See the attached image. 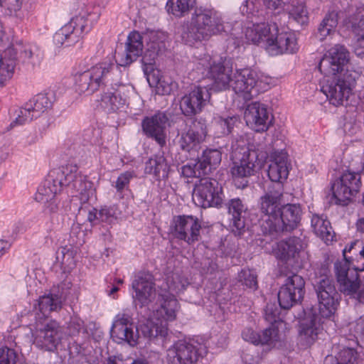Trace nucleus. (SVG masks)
Listing matches in <instances>:
<instances>
[{"mask_svg":"<svg viewBox=\"0 0 364 364\" xmlns=\"http://www.w3.org/2000/svg\"><path fill=\"white\" fill-rule=\"evenodd\" d=\"M198 65L207 70V75L213 80V86L218 90L231 88L245 100H251L257 92V75L250 68L236 69L233 72L228 63H216L209 55L199 59Z\"/></svg>","mask_w":364,"mask_h":364,"instance_id":"f257e3e1","label":"nucleus"},{"mask_svg":"<svg viewBox=\"0 0 364 364\" xmlns=\"http://www.w3.org/2000/svg\"><path fill=\"white\" fill-rule=\"evenodd\" d=\"M230 159V173L236 186L240 188L247 186V178L262 168L268 156L259 145L247 146L242 137L232 141Z\"/></svg>","mask_w":364,"mask_h":364,"instance_id":"f03ea898","label":"nucleus"},{"mask_svg":"<svg viewBox=\"0 0 364 364\" xmlns=\"http://www.w3.org/2000/svg\"><path fill=\"white\" fill-rule=\"evenodd\" d=\"M228 25L222 15L215 9L206 6H198L191 14L189 23L183 25L181 39L188 46H193L212 36L226 32Z\"/></svg>","mask_w":364,"mask_h":364,"instance_id":"7ed1b4c3","label":"nucleus"},{"mask_svg":"<svg viewBox=\"0 0 364 364\" xmlns=\"http://www.w3.org/2000/svg\"><path fill=\"white\" fill-rule=\"evenodd\" d=\"M245 36L248 42L255 44L265 43V49L272 55L293 53L298 50L295 35L280 29L272 20L247 26Z\"/></svg>","mask_w":364,"mask_h":364,"instance_id":"20e7f679","label":"nucleus"},{"mask_svg":"<svg viewBox=\"0 0 364 364\" xmlns=\"http://www.w3.org/2000/svg\"><path fill=\"white\" fill-rule=\"evenodd\" d=\"M159 301V306L153 311L151 318L140 326L145 337L166 336L168 333V322L173 321L176 318L180 306L173 295L169 293L161 294Z\"/></svg>","mask_w":364,"mask_h":364,"instance_id":"39448f33","label":"nucleus"},{"mask_svg":"<svg viewBox=\"0 0 364 364\" xmlns=\"http://www.w3.org/2000/svg\"><path fill=\"white\" fill-rule=\"evenodd\" d=\"M109 61L100 62L75 76L76 90L82 94L91 95L106 86L114 69Z\"/></svg>","mask_w":364,"mask_h":364,"instance_id":"423d86ee","label":"nucleus"},{"mask_svg":"<svg viewBox=\"0 0 364 364\" xmlns=\"http://www.w3.org/2000/svg\"><path fill=\"white\" fill-rule=\"evenodd\" d=\"M33 326L31 328L33 343L37 348L52 352L58 348L64 336L58 321L39 318Z\"/></svg>","mask_w":364,"mask_h":364,"instance_id":"0eeeda50","label":"nucleus"},{"mask_svg":"<svg viewBox=\"0 0 364 364\" xmlns=\"http://www.w3.org/2000/svg\"><path fill=\"white\" fill-rule=\"evenodd\" d=\"M284 189L282 184L273 183L268 186L264 195L259 198V208L262 214L260 220V228L264 235H269L266 232L263 225L270 222L274 223L282 207ZM269 223H268L269 224Z\"/></svg>","mask_w":364,"mask_h":364,"instance_id":"6e6552de","label":"nucleus"},{"mask_svg":"<svg viewBox=\"0 0 364 364\" xmlns=\"http://www.w3.org/2000/svg\"><path fill=\"white\" fill-rule=\"evenodd\" d=\"M358 77L355 72L349 75L343 74V77H330L326 79L321 87V91L326 96L329 102L335 106L343 105L351 94L352 87Z\"/></svg>","mask_w":364,"mask_h":364,"instance_id":"1a4fd4ad","label":"nucleus"},{"mask_svg":"<svg viewBox=\"0 0 364 364\" xmlns=\"http://www.w3.org/2000/svg\"><path fill=\"white\" fill-rule=\"evenodd\" d=\"M194 203L203 208L222 204V188L214 178H203L196 183L193 192Z\"/></svg>","mask_w":364,"mask_h":364,"instance_id":"9d476101","label":"nucleus"},{"mask_svg":"<svg viewBox=\"0 0 364 364\" xmlns=\"http://www.w3.org/2000/svg\"><path fill=\"white\" fill-rule=\"evenodd\" d=\"M58 175L63 178V186L66 188L68 193L80 195L81 200H88L90 193H92V183L78 171L75 164L63 166L58 171Z\"/></svg>","mask_w":364,"mask_h":364,"instance_id":"9b49d317","label":"nucleus"},{"mask_svg":"<svg viewBox=\"0 0 364 364\" xmlns=\"http://www.w3.org/2000/svg\"><path fill=\"white\" fill-rule=\"evenodd\" d=\"M205 353V346L198 341H179L167 350V361L169 364H194Z\"/></svg>","mask_w":364,"mask_h":364,"instance_id":"f8f14e48","label":"nucleus"},{"mask_svg":"<svg viewBox=\"0 0 364 364\" xmlns=\"http://www.w3.org/2000/svg\"><path fill=\"white\" fill-rule=\"evenodd\" d=\"M302 215V209L299 204L287 203L282 205L279 216L274 223H264L263 225L266 232L273 235L283 231H291L299 225Z\"/></svg>","mask_w":364,"mask_h":364,"instance_id":"ddd939ff","label":"nucleus"},{"mask_svg":"<svg viewBox=\"0 0 364 364\" xmlns=\"http://www.w3.org/2000/svg\"><path fill=\"white\" fill-rule=\"evenodd\" d=\"M201 225L198 218L193 215H177L173 217L171 224L172 235L188 245L200 240Z\"/></svg>","mask_w":364,"mask_h":364,"instance_id":"4468645a","label":"nucleus"},{"mask_svg":"<svg viewBox=\"0 0 364 364\" xmlns=\"http://www.w3.org/2000/svg\"><path fill=\"white\" fill-rule=\"evenodd\" d=\"M63 178L58 175V171H52L43 183L38 188L35 199L44 205L50 213H55L58 209L57 198L63 188Z\"/></svg>","mask_w":364,"mask_h":364,"instance_id":"2eb2a0df","label":"nucleus"},{"mask_svg":"<svg viewBox=\"0 0 364 364\" xmlns=\"http://www.w3.org/2000/svg\"><path fill=\"white\" fill-rule=\"evenodd\" d=\"M89 29L87 18L82 15L75 16L55 32L53 36L54 43L57 46H70L78 41Z\"/></svg>","mask_w":364,"mask_h":364,"instance_id":"dca6fc26","label":"nucleus"},{"mask_svg":"<svg viewBox=\"0 0 364 364\" xmlns=\"http://www.w3.org/2000/svg\"><path fill=\"white\" fill-rule=\"evenodd\" d=\"M349 61V53L341 45H336L331 48L322 58L318 64V70L325 75H335L346 69L348 74V63Z\"/></svg>","mask_w":364,"mask_h":364,"instance_id":"f3484780","label":"nucleus"},{"mask_svg":"<svg viewBox=\"0 0 364 364\" xmlns=\"http://www.w3.org/2000/svg\"><path fill=\"white\" fill-rule=\"evenodd\" d=\"M305 282L302 277L293 274L287 278L278 292V301L281 309H289L297 304L304 294Z\"/></svg>","mask_w":364,"mask_h":364,"instance_id":"a211bd4d","label":"nucleus"},{"mask_svg":"<svg viewBox=\"0 0 364 364\" xmlns=\"http://www.w3.org/2000/svg\"><path fill=\"white\" fill-rule=\"evenodd\" d=\"M210 99V93L206 87L195 86L181 97L180 109L185 116L192 117L200 112Z\"/></svg>","mask_w":364,"mask_h":364,"instance_id":"6ab92c4d","label":"nucleus"},{"mask_svg":"<svg viewBox=\"0 0 364 364\" xmlns=\"http://www.w3.org/2000/svg\"><path fill=\"white\" fill-rule=\"evenodd\" d=\"M131 317L126 314L117 315L112 328L111 336L117 343L125 341L132 346L137 343L139 329L131 322Z\"/></svg>","mask_w":364,"mask_h":364,"instance_id":"aec40b11","label":"nucleus"},{"mask_svg":"<svg viewBox=\"0 0 364 364\" xmlns=\"http://www.w3.org/2000/svg\"><path fill=\"white\" fill-rule=\"evenodd\" d=\"M317 314L316 309L306 315L305 319L300 325L299 341L304 347H309L313 345L318 338V336L323 330L324 319Z\"/></svg>","mask_w":364,"mask_h":364,"instance_id":"412c9836","label":"nucleus"},{"mask_svg":"<svg viewBox=\"0 0 364 364\" xmlns=\"http://www.w3.org/2000/svg\"><path fill=\"white\" fill-rule=\"evenodd\" d=\"M208 129L204 122L195 120L189 128L183 132L178 140L180 148L186 152L196 151L207 136Z\"/></svg>","mask_w":364,"mask_h":364,"instance_id":"4be33fe9","label":"nucleus"},{"mask_svg":"<svg viewBox=\"0 0 364 364\" xmlns=\"http://www.w3.org/2000/svg\"><path fill=\"white\" fill-rule=\"evenodd\" d=\"M247 124L255 132L267 131L272 122V116L266 106L259 102L247 105L244 115Z\"/></svg>","mask_w":364,"mask_h":364,"instance_id":"5701e85b","label":"nucleus"},{"mask_svg":"<svg viewBox=\"0 0 364 364\" xmlns=\"http://www.w3.org/2000/svg\"><path fill=\"white\" fill-rule=\"evenodd\" d=\"M168 118L164 112H158L146 117L142 121V129L145 134L154 139L160 146L166 143V126Z\"/></svg>","mask_w":364,"mask_h":364,"instance_id":"b1692460","label":"nucleus"},{"mask_svg":"<svg viewBox=\"0 0 364 364\" xmlns=\"http://www.w3.org/2000/svg\"><path fill=\"white\" fill-rule=\"evenodd\" d=\"M133 299L141 307L147 306L156 296L154 277L149 273L139 274L132 282Z\"/></svg>","mask_w":364,"mask_h":364,"instance_id":"393cba45","label":"nucleus"},{"mask_svg":"<svg viewBox=\"0 0 364 364\" xmlns=\"http://www.w3.org/2000/svg\"><path fill=\"white\" fill-rule=\"evenodd\" d=\"M142 36L137 31L131 32L127 39L124 50L115 53V61L120 66H127L135 61L142 53Z\"/></svg>","mask_w":364,"mask_h":364,"instance_id":"a878e982","label":"nucleus"},{"mask_svg":"<svg viewBox=\"0 0 364 364\" xmlns=\"http://www.w3.org/2000/svg\"><path fill=\"white\" fill-rule=\"evenodd\" d=\"M22 48L21 44H12L0 51V86L12 78L17 65V52Z\"/></svg>","mask_w":364,"mask_h":364,"instance_id":"bb28decb","label":"nucleus"},{"mask_svg":"<svg viewBox=\"0 0 364 364\" xmlns=\"http://www.w3.org/2000/svg\"><path fill=\"white\" fill-rule=\"evenodd\" d=\"M70 286V282H65L59 287V289H61V291H59V294L51 293L40 296L37 303L35 304V308L36 309L38 306V311L44 316H47L52 311L60 310L63 306V302L65 300L67 296V291H65L64 290L69 289Z\"/></svg>","mask_w":364,"mask_h":364,"instance_id":"cd10ccee","label":"nucleus"},{"mask_svg":"<svg viewBox=\"0 0 364 364\" xmlns=\"http://www.w3.org/2000/svg\"><path fill=\"white\" fill-rule=\"evenodd\" d=\"M129 85H120L114 91H107L102 94L100 103V107L107 113H114L123 107L126 102L125 91L129 92Z\"/></svg>","mask_w":364,"mask_h":364,"instance_id":"c85d7f7f","label":"nucleus"},{"mask_svg":"<svg viewBox=\"0 0 364 364\" xmlns=\"http://www.w3.org/2000/svg\"><path fill=\"white\" fill-rule=\"evenodd\" d=\"M268 176L272 182L282 184V180L289 175L287 153L284 150L274 151L271 154L270 164L268 168Z\"/></svg>","mask_w":364,"mask_h":364,"instance_id":"c756f323","label":"nucleus"},{"mask_svg":"<svg viewBox=\"0 0 364 364\" xmlns=\"http://www.w3.org/2000/svg\"><path fill=\"white\" fill-rule=\"evenodd\" d=\"M302 249L301 240L296 237H292L277 243L275 255L280 260L287 262L299 256Z\"/></svg>","mask_w":364,"mask_h":364,"instance_id":"7c9ffc66","label":"nucleus"},{"mask_svg":"<svg viewBox=\"0 0 364 364\" xmlns=\"http://www.w3.org/2000/svg\"><path fill=\"white\" fill-rule=\"evenodd\" d=\"M318 309L317 314L322 318L330 319L335 314L338 306V294L337 291L316 292Z\"/></svg>","mask_w":364,"mask_h":364,"instance_id":"2f4dec72","label":"nucleus"},{"mask_svg":"<svg viewBox=\"0 0 364 364\" xmlns=\"http://www.w3.org/2000/svg\"><path fill=\"white\" fill-rule=\"evenodd\" d=\"M169 166L162 154L154 155L145 163L144 172L161 181L168 177Z\"/></svg>","mask_w":364,"mask_h":364,"instance_id":"473e14b6","label":"nucleus"},{"mask_svg":"<svg viewBox=\"0 0 364 364\" xmlns=\"http://www.w3.org/2000/svg\"><path fill=\"white\" fill-rule=\"evenodd\" d=\"M227 205L228 213L232 215V226L235 228V230L233 229V231L240 234L245 228L244 214L247 208L240 198L230 200Z\"/></svg>","mask_w":364,"mask_h":364,"instance_id":"72a5a7b5","label":"nucleus"},{"mask_svg":"<svg viewBox=\"0 0 364 364\" xmlns=\"http://www.w3.org/2000/svg\"><path fill=\"white\" fill-rule=\"evenodd\" d=\"M311 228L314 233L326 243L333 240L334 233L330 222L323 215H314L311 218Z\"/></svg>","mask_w":364,"mask_h":364,"instance_id":"f704fd0d","label":"nucleus"},{"mask_svg":"<svg viewBox=\"0 0 364 364\" xmlns=\"http://www.w3.org/2000/svg\"><path fill=\"white\" fill-rule=\"evenodd\" d=\"M222 160V152L217 149H208L203 151L198 167L203 173L208 174L212 169H215Z\"/></svg>","mask_w":364,"mask_h":364,"instance_id":"c9c22d12","label":"nucleus"},{"mask_svg":"<svg viewBox=\"0 0 364 364\" xmlns=\"http://www.w3.org/2000/svg\"><path fill=\"white\" fill-rule=\"evenodd\" d=\"M338 21V13L335 11L328 12L317 30V38L321 41H324L327 36L332 35L336 31Z\"/></svg>","mask_w":364,"mask_h":364,"instance_id":"e433bc0d","label":"nucleus"},{"mask_svg":"<svg viewBox=\"0 0 364 364\" xmlns=\"http://www.w3.org/2000/svg\"><path fill=\"white\" fill-rule=\"evenodd\" d=\"M287 10L290 20L300 26H305L309 23V13L304 2L293 1Z\"/></svg>","mask_w":364,"mask_h":364,"instance_id":"4c0bfd02","label":"nucleus"},{"mask_svg":"<svg viewBox=\"0 0 364 364\" xmlns=\"http://www.w3.org/2000/svg\"><path fill=\"white\" fill-rule=\"evenodd\" d=\"M26 105L36 119L51 107L52 102L46 95L38 94Z\"/></svg>","mask_w":364,"mask_h":364,"instance_id":"58836bf2","label":"nucleus"},{"mask_svg":"<svg viewBox=\"0 0 364 364\" xmlns=\"http://www.w3.org/2000/svg\"><path fill=\"white\" fill-rule=\"evenodd\" d=\"M196 0H168L166 2V9L168 14L176 17H182L192 9Z\"/></svg>","mask_w":364,"mask_h":364,"instance_id":"ea45409f","label":"nucleus"},{"mask_svg":"<svg viewBox=\"0 0 364 364\" xmlns=\"http://www.w3.org/2000/svg\"><path fill=\"white\" fill-rule=\"evenodd\" d=\"M332 191L333 200L336 204L339 205H347L354 197L349 191V187L344 186L340 180L333 183Z\"/></svg>","mask_w":364,"mask_h":364,"instance_id":"a19ab883","label":"nucleus"},{"mask_svg":"<svg viewBox=\"0 0 364 364\" xmlns=\"http://www.w3.org/2000/svg\"><path fill=\"white\" fill-rule=\"evenodd\" d=\"M353 28L355 34V53L360 58H364V18L353 25Z\"/></svg>","mask_w":364,"mask_h":364,"instance_id":"79ce46f5","label":"nucleus"},{"mask_svg":"<svg viewBox=\"0 0 364 364\" xmlns=\"http://www.w3.org/2000/svg\"><path fill=\"white\" fill-rule=\"evenodd\" d=\"M339 180L344 186L349 187V191L351 192L353 196L360 191L361 181L359 174L351 172L344 173Z\"/></svg>","mask_w":364,"mask_h":364,"instance_id":"37998d69","label":"nucleus"},{"mask_svg":"<svg viewBox=\"0 0 364 364\" xmlns=\"http://www.w3.org/2000/svg\"><path fill=\"white\" fill-rule=\"evenodd\" d=\"M279 341L278 328L274 325L265 328L259 333V345L272 346Z\"/></svg>","mask_w":364,"mask_h":364,"instance_id":"c03bdc74","label":"nucleus"},{"mask_svg":"<svg viewBox=\"0 0 364 364\" xmlns=\"http://www.w3.org/2000/svg\"><path fill=\"white\" fill-rule=\"evenodd\" d=\"M350 335L355 339V343L364 348V318L351 322L348 325Z\"/></svg>","mask_w":364,"mask_h":364,"instance_id":"a18cd8bd","label":"nucleus"},{"mask_svg":"<svg viewBox=\"0 0 364 364\" xmlns=\"http://www.w3.org/2000/svg\"><path fill=\"white\" fill-rule=\"evenodd\" d=\"M280 308L275 303L267 304L264 309V319L269 322L271 326L281 321Z\"/></svg>","mask_w":364,"mask_h":364,"instance_id":"49530a36","label":"nucleus"},{"mask_svg":"<svg viewBox=\"0 0 364 364\" xmlns=\"http://www.w3.org/2000/svg\"><path fill=\"white\" fill-rule=\"evenodd\" d=\"M134 177L133 171H125L122 173L117 178L114 187L116 188L117 193L122 198V194L124 190H127L132 178Z\"/></svg>","mask_w":364,"mask_h":364,"instance_id":"de8ad7c7","label":"nucleus"},{"mask_svg":"<svg viewBox=\"0 0 364 364\" xmlns=\"http://www.w3.org/2000/svg\"><path fill=\"white\" fill-rule=\"evenodd\" d=\"M238 280L250 289H256L257 287V275L250 269H242L238 274Z\"/></svg>","mask_w":364,"mask_h":364,"instance_id":"09e8293b","label":"nucleus"},{"mask_svg":"<svg viewBox=\"0 0 364 364\" xmlns=\"http://www.w3.org/2000/svg\"><path fill=\"white\" fill-rule=\"evenodd\" d=\"M357 352L352 347H344L341 349L336 358L337 364H349L356 358Z\"/></svg>","mask_w":364,"mask_h":364,"instance_id":"8fccbe9b","label":"nucleus"},{"mask_svg":"<svg viewBox=\"0 0 364 364\" xmlns=\"http://www.w3.org/2000/svg\"><path fill=\"white\" fill-rule=\"evenodd\" d=\"M117 209L115 205L104 206L99 210V220L111 223L117 218Z\"/></svg>","mask_w":364,"mask_h":364,"instance_id":"3c124183","label":"nucleus"},{"mask_svg":"<svg viewBox=\"0 0 364 364\" xmlns=\"http://www.w3.org/2000/svg\"><path fill=\"white\" fill-rule=\"evenodd\" d=\"M33 119H36L35 117L33 116V114L26 105L25 107L18 110L16 119L11 123L10 127H14L17 125H23Z\"/></svg>","mask_w":364,"mask_h":364,"instance_id":"603ef678","label":"nucleus"},{"mask_svg":"<svg viewBox=\"0 0 364 364\" xmlns=\"http://www.w3.org/2000/svg\"><path fill=\"white\" fill-rule=\"evenodd\" d=\"M73 255V251L62 247L57 252V259L60 261L65 268H72L75 264Z\"/></svg>","mask_w":364,"mask_h":364,"instance_id":"864d4df0","label":"nucleus"},{"mask_svg":"<svg viewBox=\"0 0 364 364\" xmlns=\"http://www.w3.org/2000/svg\"><path fill=\"white\" fill-rule=\"evenodd\" d=\"M237 122L238 119L235 116L228 117L227 118L220 117L217 119V124L222 129L221 133L225 135L231 133Z\"/></svg>","mask_w":364,"mask_h":364,"instance_id":"5fc2aeb1","label":"nucleus"},{"mask_svg":"<svg viewBox=\"0 0 364 364\" xmlns=\"http://www.w3.org/2000/svg\"><path fill=\"white\" fill-rule=\"evenodd\" d=\"M156 53L154 51L151 52L149 56L148 57L147 53H146L141 59L142 63L144 64V73L147 76V80L150 82L151 77L155 76V72L153 70V64L154 63ZM151 84V82H149Z\"/></svg>","mask_w":364,"mask_h":364,"instance_id":"6e6d98bb","label":"nucleus"},{"mask_svg":"<svg viewBox=\"0 0 364 364\" xmlns=\"http://www.w3.org/2000/svg\"><path fill=\"white\" fill-rule=\"evenodd\" d=\"M316 292L337 291L332 279L327 276H321L315 286Z\"/></svg>","mask_w":364,"mask_h":364,"instance_id":"4d7b16f0","label":"nucleus"},{"mask_svg":"<svg viewBox=\"0 0 364 364\" xmlns=\"http://www.w3.org/2000/svg\"><path fill=\"white\" fill-rule=\"evenodd\" d=\"M17 354L14 349L0 348V364H16Z\"/></svg>","mask_w":364,"mask_h":364,"instance_id":"13d9d810","label":"nucleus"},{"mask_svg":"<svg viewBox=\"0 0 364 364\" xmlns=\"http://www.w3.org/2000/svg\"><path fill=\"white\" fill-rule=\"evenodd\" d=\"M68 333L70 336H75L80 333L84 328V322L77 316L71 317L68 323Z\"/></svg>","mask_w":364,"mask_h":364,"instance_id":"bf43d9fd","label":"nucleus"},{"mask_svg":"<svg viewBox=\"0 0 364 364\" xmlns=\"http://www.w3.org/2000/svg\"><path fill=\"white\" fill-rule=\"evenodd\" d=\"M364 247V245H362L361 242L356 240L355 242H353L350 244V245L346 246L345 249L343 251L344 259L343 261H346L347 264H350L351 257H347L346 253L347 252H351L352 251H354L355 252H358L359 257L358 258V262H364V259H360V250H362V248Z\"/></svg>","mask_w":364,"mask_h":364,"instance_id":"052dcab7","label":"nucleus"},{"mask_svg":"<svg viewBox=\"0 0 364 364\" xmlns=\"http://www.w3.org/2000/svg\"><path fill=\"white\" fill-rule=\"evenodd\" d=\"M243 339L254 345H259V333L250 328L244 329L242 333Z\"/></svg>","mask_w":364,"mask_h":364,"instance_id":"680f3d73","label":"nucleus"},{"mask_svg":"<svg viewBox=\"0 0 364 364\" xmlns=\"http://www.w3.org/2000/svg\"><path fill=\"white\" fill-rule=\"evenodd\" d=\"M21 0H0V6L8 9L11 13L20 9Z\"/></svg>","mask_w":364,"mask_h":364,"instance_id":"e2e57ef3","label":"nucleus"},{"mask_svg":"<svg viewBox=\"0 0 364 364\" xmlns=\"http://www.w3.org/2000/svg\"><path fill=\"white\" fill-rule=\"evenodd\" d=\"M288 0H263L264 5L269 9H277Z\"/></svg>","mask_w":364,"mask_h":364,"instance_id":"0e129e2a","label":"nucleus"},{"mask_svg":"<svg viewBox=\"0 0 364 364\" xmlns=\"http://www.w3.org/2000/svg\"><path fill=\"white\" fill-rule=\"evenodd\" d=\"M164 81H161V80L158 79L156 81V87L158 90V91H160V89L161 88V94L162 95H168L171 92V87L170 85H164Z\"/></svg>","mask_w":364,"mask_h":364,"instance_id":"69168bd1","label":"nucleus"},{"mask_svg":"<svg viewBox=\"0 0 364 364\" xmlns=\"http://www.w3.org/2000/svg\"><path fill=\"white\" fill-rule=\"evenodd\" d=\"M343 129L345 132L348 133L349 135H353L356 133L358 127L352 122H346L343 125Z\"/></svg>","mask_w":364,"mask_h":364,"instance_id":"338daca9","label":"nucleus"},{"mask_svg":"<svg viewBox=\"0 0 364 364\" xmlns=\"http://www.w3.org/2000/svg\"><path fill=\"white\" fill-rule=\"evenodd\" d=\"M16 44H21L23 48L18 50L17 55L20 53L26 59H30L32 57L33 53L29 46H23L21 43H16Z\"/></svg>","mask_w":364,"mask_h":364,"instance_id":"774afa93","label":"nucleus"}]
</instances>
